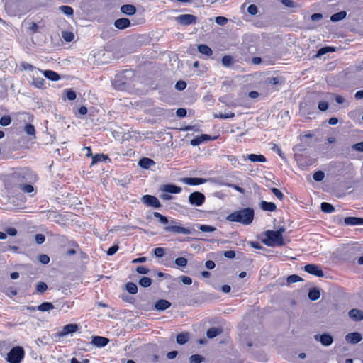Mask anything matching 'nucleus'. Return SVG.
Listing matches in <instances>:
<instances>
[{
  "mask_svg": "<svg viewBox=\"0 0 363 363\" xmlns=\"http://www.w3.org/2000/svg\"><path fill=\"white\" fill-rule=\"evenodd\" d=\"M254 214V210L252 208H242L229 214L226 217V220L247 225L251 224L253 221Z\"/></svg>",
  "mask_w": 363,
  "mask_h": 363,
  "instance_id": "nucleus-1",
  "label": "nucleus"
},
{
  "mask_svg": "<svg viewBox=\"0 0 363 363\" xmlns=\"http://www.w3.org/2000/svg\"><path fill=\"white\" fill-rule=\"evenodd\" d=\"M13 179L19 185L25 183H34L38 180L37 174L30 169L25 167L16 170L12 174Z\"/></svg>",
  "mask_w": 363,
  "mask_h": 363,
  "instance_id": "nucleus-2",
  "label": "nucleus"
},
{
  "mask_svg": "<svg viewBox=\"0 0 363 363\" xmlns=\"http://www.w3.org/2000/svg\"><path fill=\"white\" fill-rule=\"evenodd\" d=\"M265 238L262 240V242L268 247L282 246L284 245L283 235L279 232L274 230H267L264 233Z\"/></svg>",
  "mask_w": 363,
  "mask_h": 363,
  "instance_id": "nucleus-3",
  "label": "nucleus"
},
{
  "mask_svg": "<svg viewBox=\"0 0 363 363\" xmlns=\"http://www.w3.org/2000/svg\"><path fill=\"white\" fill-rule=\"evenodd\" d=\"M24 357V350L21 347L12 348L7 354L6 360L9 363H20Z\"/></svg>",
  "mask_w": 363,
  "mask_h": 363,
  "instance_id": "nucleus-4",
  "label": "nucleus"
},
{
  "mask_svg": "<svg viewBox=\"0 0 363 363\" xmlns=\"http://www.w3.org/2000/svg\"><path fill=\"white\" fill-rule=\"evenodd\" d=\"M205 195L199 191H194L190 194L188 198L189 203L194 206H202L205 202Z\"/></svg>",
  "mask_w": 363,
  "mask_h": 363,
  "instance_id": "nucleus-5",
  "label": "nucleus"
},
{
  "mask_svg": "<svg viewBox=\"0 0 363 363\" xmlns=\"http://www.w3.org/2000/svg\"><path fill=\"white\" fill-rule=\"evenodd\" d=\"M175 21L182 26H189L195 24L197 21V17L191 14H182L176 16Z\"/></svg>",
  "mask_w": 363,
  "mask_h": 363,
  "instance_id": "nucleus-6",
  "label": "nucleus"
},
{
  "mask_svg": "<svg viewBox=\"0 0 363 363\" xmlns=\"http://www.w3.org/2000/svg\"><path fill=\"white\" fill-rule=\"evenodd\" d=\"M141 201L145 205L154 208H160L162 206L157 198L152 195H144L141 198Z\"/></svg>",
  "mask_w": 363,
  "mask_h": 363,
  "instance_id": "nucleus-7",
  "label": "nucleus"
},
{
  "mask_svg": "<svg viewBox=\"0 0 363 363\" xmlns=\"http://www.w3.org/2000/svg\"><path fill=\"white\" fill-rule=\"evenodd\" d=\"M304 270L306 272H308V274L315 275L318 277H324V273H323V270L321 269V268L319 266L314 264H306L304 267Z\"/></svg>",
  "mask_w": 363,
  "mask_h": 363,
  "instance_id": "nucleus-8",
  "label": "nucleus"
},
{
  "mask_svg": "<svg viewBox=\"0 0 363 363\" xmlns=\"http://www.w3.org/2000/svg\"><path fill=\"white\" fill-rule=\"evenodd\" d=\"M164 230L167 232H172L183 235H189L191 233V230L190 229L177 225L167 226L164 228Z\"/></svg>",
  "mask_w": 363,
  "mask_h": 363,
  "instance_id": "nucleus-9",
  "label": "nucleus"
},
{
  "mask_svg": "<svg viewBox=\"0 0 363 363\" xmlns=\"http://www.w3.org/2000/svg\"><path fill=\"white\" fill-rule=\"evenodd\" d=\"M315 339L320 341L323 346H330L333 342V338L330 335L323 334L320 335H315Z\"/></svg>",
  "mask_w": 363,
  "mask_h": 363,
  "instance_id": "nucleus-10",
  "label": "nucleus"
},
{
  "mask_svg": "<svg viewBox=\"0 0 363 363\" xmlns=\"http://www.w3.org/2000/svg\"><path fill=\"white\" fill-rule=\"evenodd\" d=\"M160 190L168 194H179L182 191V188L174 184H165L160 187Z\"/></svg>",
  "mask_w": 363,
  "mask_h": 363,
  "instance_id": "nucleus-11",
  "label": "nucleus"
},
{
  "mask_svg": "<svg viewBox=\"0 0 363 363\" xmlns=\"http://www.w3.org/2000/svg\"><path fill=\"white\" fill-rule=\"evenodd\" d=\"M182 181L184 184H186L188 185L194 186V185L203 184L206 183L207 180L206 179H203V178L186 177V178H183L182 179Z\"/></svg>",
  "mask_w": 363,
  "mask_h": 363,
  "instance_id": "nucleus-12",
  "label": "nucleus"
},
{
  "mask_svg": "<svg viewBox=\"0 0 363 363\" xmlns=\"http://www.w3.org/2000/svg\"><path fill=\"white\" fill-rule=\"evenodd\" d=\"M362 339V336L359 333L354 332L348 333L345 336V340L347 342L352 343V344H357Z\"/></svg>",
  "mask_w": 363,
  "mask_h": 363,
  "instance_id": "nucleus-13",
  "label": "nucleus"
},
{
  "mask_svg": "<svg viewBox=\"0 0 363 363\" xmlns=\"http://www.w3.org/2000/svg\"><path fill=\"white\" fill-rule=\"evenodd\" d=\"M109 342V340L101 336H94L92 337L91 344L98 347H104Z\"/></svg>",
  "mask_w": 363,
  "mask_h": 363,
  "instance_id": "nucleus-14",
  "label": "nucleus"
},
{
  "mask_svg": "<svg viewBox=\"0 0 363 363\" xmlns=\"http://www.w3.org/2000/svg\"><path fill=\"white\" fill-rule=\"evenodd\" d=\"M348 315L349 317L354 321H361L363 320V311L359 309L353 308L349 311Z\"/></svg>",
  "mask_w": 363,
  "mask_h": 363,
  "instance_id": "nucleus-15",
  "label": "nucleus"
},
{
  "mask_svg": "<svg viewBox=\"0 0 363 363\" xmlns=\"http://www.w3.org/2000/svg\"><path fill=\"white\" fill-rule=\"evenodd\" d=\"M114 26L118 29H125L130 26V21L126 18H121L115 21Z\"/></svg>",
  "mask_w": 363,
  "mask_h": 363,
  "instance_id": "nucleus-16",
  "label": "nucleus"
},
{
  "mask_svg": "<svg viewBox=\"0 0 363 363\" xmlns=\"http://www.w3.org/2000/svg\"><path fill=\"white\" fill-rule=\"evenodd\" d=\"M121 12L125 15L132 16L136 13V7L133 4H124L121 7Z\"/></svg>",
  "mask_w": 363,
  "mask_h": 363,
  "instance_id": "nucleus-17",
  "label": "nucleus"
},
{
  "mask_svg": "<svg viewBox=\"0 0 363 363\" xmlns=\"http://www.w3.org/2000/svg\"><path fill=\"white\" fill-rule=\"evenodd\" d=\"M347 225H363V218L357 217H347L344 220Z\"/></svg>",
  "mask_w": 363,
  "mask_h": 363,
  "instance_id": "nucleus-18",
  "label": "nucleus"
},
{
  "mask_svg": "<svg viewBox=\"0 0 363 363\" xmlns=\"http://www.w3.org/2000/svg\"><path fill=\"white\" fill-rule=\"evenodd\" d=\"M171 306V303L164 299H160L155 303V309L157 311H164Z\"/></svg>",
  "mask_w": 363,
  "mask_h": 363,
  "instance_id": "nucleus-19",
  "label": "nucleus"
},
{
  "mask_svg": "<svg viewBox=\"0 0 363 363\" xmlns=\"http://www.w3.org/2000/svg\"><path fill=\"white\" fill-rule=\"evenodd\" d=\"M260 208L264 211L273 212L277 210V206L274 203L262 201Z\"/></svg>",
  "mask_w": 363,
  "mask_h": 363,
  "instance_id": "nucleus-20",
  "label": "nucleus"
},
{
  "mask_svg": "<svg viewBox=\"0 0 363 363\" xmlns=\"http://www.w3.org/2000/svg\"><path fill=\"white\" fill-rule=\"evenodd\" d=\"M78 330V325L77 324H67L65 325L61 332V335H66L69 333H73Z\"/></svg>",
  "mask_w": 363,
  "mask_h": 363,
  "instance_id": "nucleus-21",
  "label": "nucleus"
},
{
  "mask_svg": "<svg viewBox=\"0 0 363 363\" xmlns=\"http://www.w3.org/2000/svg\"><path fill=\"white\" fill-rule=\"evenodd\" d=\"M43 73L47 79L52 81H57L60 79V75L52 70H45Z\"/></svg>",
  "mask_w": 363,
  "mask_h": 363,
  "instance_id": "nucleus-22",
  "label": "nucleus"
},
{
  "mask_svg": "<svg viewBox=\"0 0 363 363\" xmlns=\"http://www.w3.org/2000/svg\"><path fill=\"white\" fill-rule=\"evenodd\" d=\"M247 159L252 162H265L266 158L262 155L250 154L247 156Z\"/></svg>",
  "mask_w": 363,
  "mask_h": 363,
  "instance_id": "nucleus-23",
  "label": "nucleus"
},
{
  "mask_svg": "<svg viewBox=\"0 0 363 363\" xmlns=\"http://www.w3.org/2000/svg\"><path fill=\"white\" fill-rule=\"evenodd\" d=\"M222 333V329L219 328H211L206 332V336L208 338H213L218 335H219Z\"/></svg>",
  "mask_w": 363,
  "mask_h": 363,
  "instance_id": "nucleus-24",
  "label": "nucleus"
},
{
  "mask_svg": "<svg viewBox=\"0 0 363 363\" xmlns=\"http://www.w3.org/2000/svg\"><path fill=\"white\" fill-rule=\"evenodd\" d=\"M198 51L206 56H211L213 54V51L210 47L206 45H199L198 46Z\"/></svg>",
  "mask_w": 363,
  "mask_h": 363,
  "instance_id": "nucleus-25",
  "label": "nucleus"
},
{
  "mask_svg": "<svg viewBox=\"0 0 363 363\" xmlns=\"http://www.w3.org/2000/svg\"><path fill=\"white\" fill-rule=\"evenodd\" d=\"M139 165L145 169H148L155 164L154 161L147 157H143L139 161Z\"/></svg>",
  "mask_w": 363,
  "mask_h": 363,
  "instance_id": "nucleus-26",
  "label": "nucleus"
},
{
  "mask_svg": "<svg viewBox=\"0 0 363 363\" xmlns=\"http://www.w3.org/2000/svg\"><path fill=\"white\" fill-rule=\"evenodd\" d=\"M70 307L71 304L67 301L63 303L57 302L55 305V308L58 309L60 311H63L64 313H66Z\"/></svg>",
  "mask_w": 363,
  "mask_h": 363,
  "instance_id": "nucleus-27",
  "label": "nucleus"
},
{
  "mask_svg": "<svg viewBox=\"0 0 363 363\" xmlns=\"http://www.w3.org/2000/svg\"><path fill=\"white\" fill-rule=\"evenodd\" d=\"M55 308V305L50 302H44L38 306V310L40 311H49Z\"/></svg>",
  "mask_w": 363,
  "mask_h": 363,
  "instance_id": "nucleus-28",
  "label": "nucleus"
},
{
  "mask_svg": "<svg viewBox=\"0 0 363 363\" xmlns=\"http://www.w3.org/2000/svg\"><path fill=\"white\" fill-rule=\"evenodd\" d=\"M347 13L345 11L337 12L330 17V21L333 22H337L344 19L346 17Z\"/></svg>",
  "mask_w": 363,
  "mask_h": 363,
  "instance_id": "nucleus-29",
  "label": "nucleus"
},
{
  "mask_svg": "<svg viewBox=\"0 0 363 363\" xmlns=\"http://www.w3.org/2000/svg\"><path fill=\"white\" fill-rule=\"evenodd\" d=\"M320 291L316 288L310 289V291L308 292V298L311 301L318 300L320 298Z\"/></svg>",
  "mask_w": 363,
  "mask_h": 363,
  "instance_id": "nucleus-30",
  "label": "nucleus"
},
{
  "mask_svg": "<svg viewBox=\"0 0 363 363\" xmlns=\"http://www.w3.org/2000/svg\"><path fill=\"white\" fill-rule=\"evenodd\" d=\"M321 210L324 213H333L335 211V208H334V206L332 204H330L329 203L323 202L321 203Z\"/></svg>",
  "mask_w": 363,
  "mask_h": 363,
  "instance_id": "nucleus-31",
  "label": "nucleus"
},
{
  "mask_svg": "<svg viewBox=\"0 0 363 363\" xmlns=\"http://www.w3.org/2000/svg\"><path fill=\"white\" fill-rule=\"evenodd\" d=\"M59 10L68 16H72L74 14V10L69 6H60Z\"/></svg>",
  "mask_w": 363,
  "mask_h": 363,
  "instance_id": "nucleus-32",
  "label": "nucleus"
},
{
  "mask_svg": "<svg viewBox=\"0 0 363 363\" xmlns=\"http://www.w3.org/2000/svg\"><path fill=\"white\" fill-rule=\"evenodd\" d=\"M189 340L188 333H179L177 336V342L179 345L185 344Z\"/></svg>",
  "mask_w": 363,
  "mask_h": 363,
  "instance_id": "nucleus-33",
  "label": "nucleus"
},
{
  "mask_svg": "<svg viewBox=\"0 0 363 363\" xmlns=\"http://www.w3.org/2000/svg\"><path fill=\"white\" fill-rule=\"evenodd\" d=\"M23 130L27 135L33 136V138L35 137V129L34 125L32 124H26L23 128Z\"/></svg>",
  "mask_w": 363,
  "mask_h": 363,
  "instance_id": "nucleus-34",
  "label": "nucleus"
},
{
  "mask_svg": "<svg viewBox=\"0 0 363 363\" xmlns=\"http://www.w3.org/2000/svg\"><path fill=\"white\" fill-rule=\"evenodd\" d=\"M108 159V157L104 154H97L92 157V162L91 165H94L99 162L105 161Z\"/></svg>",
  "mask_w": 363,
  "mask_h": 363,
  "instance_id": "nucleus-35",
  "label": "nucleus"
},
{
  "mask_svg": "<svg viewBox=\"0 0 363 363\" xmlns=\"http://www.w3.org/2000/svg\"><path fill=\"white\" fill-rule=\"evenodd\" d=\"M126 290L131 294H135L138 291V286L133 282H128L126 284Z\"/></svg>",
  "mask_w": 363,
  "mask_h": 363,
  "instance_id": "nucleus-36",
  "label": "nucleus"
},
{
  "mask_svg": "<svg viewBox=\"0 0 363 363\" xmlns=\"http://www.w3.org/2000/svg\"><path fill=\"white\" fill-rule=\"evenodd\" d=\"M32 183L21 184L20 186L21 189L26 193H31L33 191L34 188L31 184Z\"/></svg>",
  "mask_w": 363,
  "mask_h": 363,
  "instance_id": "nucleus-37",
  "label": "nucleus"
},
{
  "mask_svg": "<svg viewBox=\"0 0 363 363\" xmlns=\"http://www.w3.org/2000/svg\"><path fill=\"white\" fill-rule=\"evenodd\" d=\"M334 51H335V48L333 47H324V48H322L318 50L315 56L320 57L329 52H334Z\"/></svg>",
  "mask_w": 363,
  "mask_h": 363,
  "instance_id": "nucleus-38",
  "label": "nucleus"
},
{
  "mask_svg": "<svg viewBox=\"0 0 363 363\" xmlns=\"http://www.w3.org/2000/svg\"><path fill=\"white\" fill-rule=\"evenodd\" d=\"M139 284L143 287H148L152 284V279L149 277H143L140 279Z\"/></svg>",
  "mask_w": 363,
  "mask_h": 363,
  "instance_id": "nucleus-39",
  "label": "nucleus"
},
{
  "mask_svg": "<svg viewBox=\"0 0 363 363\" xmlns=\"http://www.w3.org/2000/svg\"><path fill=\"white\" fill-rule=\"evenodd\" d=\"M233 57L230 55H225L222 58V64L224 67H228L233 64Z\"/></svg>",
  "mask_w": 363,
  "mask_h": 363,
  "instance_id": "nucleus-40",
  "label": "nucleus"
},
{
  "mask_svg": "<svg viewBox=\"0 0 363 363\" xmlns=\"http://www.w3.org/2000/svg\"><path fill=\"white\" fill-rule=\"evenodd\" d=\"M153 216L158 218L160 223L162 224H167L169 223L167 218L158 212H154Z\"/></svg>",
  "mask_w": 363,
  "mask_h": 363,
  "instance_id": "nucleus-41",
  "label": "nucleus"
},
{
  "mask_svg": "<svg viewBox=\"0 0 363 363\" xmlns=\"http://www.w3.org/2000/svg\"><path fill=\"white\" fill-rule=\"evenodd\" d=\"M62 37L67 42H71L74 39V34L70 31H62Z\"/></svg>",
  "mask_w": 363,
  "mask_h": 363,
  "instance_id": "nucleus-42",
  "label": "nucleus"
},
{
  "mask_svg": "<svg viewBox=\"0 0 363 363\" xmlns=\"http://www.w3.org/2000/svg\"><path fill=\"white\" fill-rule=\"evenodd\" d=\"M3 291L9 297H12L13 296H16L17 294V290L13 286L8 287Z\"/></svg>",
  "mask_w": 363,
  "mask_h": 363,
  "instance_id": "nucleus-43",
  "label": "nucleus"
},
{
  "mask_svg": "<svg viewBox=\"0 0 363 363\" xmlns=\"http://www.w3.org/2000/svg\"><path fill=\"white\" fill-rule=\"evenodd\" d=\"M313 178L316 182H321L325 178V173L323 171H317L313 174Z\"/></svg>",
  "mask_w": 363,
  "mask_h": 363,
  "instance_id": "nucleus-44",
  "label": "nucleus"
},
{
  "mask_svg": "<svg viewBox=\"0 0 363 363\" xmlns=\"http://www.w3.org/2000/svg\"><path fill=\"white\" fill-rule=\"evenodd\" d=\"M198 228L201 231L204 233H211L216 230L214 227L207 225H199Z\"/></svg>",
  "mask_w": 363,
  "mask_h": 363,
  "instance_id": "nucleus-45",
  "label": "nucleus"
},
{
  "mask_svg": "<svg viewBox=\"0 0 363 363\" xmlns=\"http://www.w3.org/2000/svg\"><path fill=\"white\" fill-rule=\"evenodd\" d=\"M11 123V118L9 116H4L0 119V124L2 126L9 125Z\"/></svg>",
  "mask_w": 363,
  "mask_h": 363,
  "instance_id": "nucleus-46",
  "label": "nucleus"
},
{
  "mask_svg": "<svg viewBox=\"0 0 363 363\" xmlns=\"http://www.w3.org/2000/svg\"><path fill=\"white\" fill-rule=\"evenodd\" d=\"M187 262H188V261H187L186 258L182 257L177 258L174 261V263L177 266L182 267H186L187 264Z\"/></svg>",
  "mask_w": 363,
  "mask_h": 363,
  "instance_id": "nucleus-47",
  "label": "nucleus"
},
{
  "mask_svg": "<svg viewBox=\"0 0 363 363\" xmlns=\"http://www.w3.org/2000/svg\"><path fill=\"white\" fill-rule=\"evenodd\" d=\"M203 360V357L199 354H194L189 357L190 363H201Z\"/></svg>",
  "mask_w": 363,
  "mask_h": 363,
  "instance_id": "nucleus-48",
  "label": "nucleus"
},
{
  "mask_svg": "<svg viewBox=\"0 0 363 363\" xmlns=\"http://www.w3.org/2000/svg\"><path fill=\"white\" fill-rule=\"evenodd\" d=\"M64 93L66 95L67 99L72 101L76 99V93L72 89H65Z\"/></svg>",
  "mask_w": 363,
  "mask_h": 363,
  "instance_id": "nucleus-49",
  "label": "nucleus"
},
{
  "mask_svg": "<svg viewBox=\"0 0 363 363\" xmlns=\"http://www.w3.org/2000/svg\"><path fill=\"white\" fill-rule=\"evenodd\" d=\"M48 289V286L45 282H39L36 286V291L38 293H43Z\"/></svg>",
  "mask_w": 363,
  "mask_h": 363,
  "instance_id": "nucleus-50",
  "label": "nucleus"
},
{
  "mask_svg": "<svg viewBox=\"0 0 363 363\" xmlns=\"http://www.w3.org/2000/svg\"><path fill=\"white\" fill-rule=\"evenodd\" d=\"M271 191L277 199H279L280 201L283 200L284 196L279 189L277 188H272Z\"/></svg>",
  "mask_w": 363,
  "mask_h": 363,
  "instance_id": "nucleus-51",
  "label": "nucleus"
},
{
  "mask_svg": "<svg viewBox=\"0 0 363 363\" xmlns=\"http://www.w3.org/2000/svg\"><path fill=\"white\" fill-rule=\"evenodd\" d=\"M301 280H302V279L299 276L296 274L291 275L287 278V282L289 284L296 283Z\"/></svg>",
  "mask_w": 363,
  "mask_h": 363,
  "instance_id": "nucleus-52",
  "label": "nucleus"
},
{
  "mask_svg": "<svg viewBox=\"0 0 363 363\" xmlns=\"http://www.w3.org/2000/svg\"><path fill=\"white\" fill-rule=\"evenodd\" d=\"M228 160L235 167H238L240 165V162L238 161L237 158L233 155L227 156Z\"/></svg>",
  "mask_w": 363,
  "mask_h": 363,
  "instance_id": "nucleus-53",
  "label": "nucleus"
},
{
  "mask_svg": "<svg viewBox=\"0 0 363 363\" xmlns=\"http://www.w3.org/2000/svg\"><path fill=\"white\" fill-rule=\"evenodd\" d=\"M186 87V83L184 81H178L175 84V89L179 91H182Z\"/></svg>",
  "mask_w": 363,
  "mask_h": 363,
  "instance_id": "nucleus-54",
  "label": "nucleus"
},
{
  "mask_svg": "<svg viewBox=\"0 0 363 363\" xmlns=\"http://www.w3.org/2000/svg\"><path fill=\"white\" fill-rule=\"evenodd\" d=\"M215 22L220 26H224L228 22V19L223 16H217L215 19Z\"/></svg>",
  "mask_w": 363,
  "mask_h": 363,
  "instance_id": "nucleus-55",
  "label": "nucleus"
},
{
  "mask_svg": "<svg viewBox=\"0 0 363 363\" xmlns=\"http://www.w3.org/2000/svg\"><path fill=\"white\" fill-rule=\"evenodd\" d=\"M281 3L289 8H294L297 6V4L292 0H281Z\"/></svg>",
  "mask_w": 363,
  "mask_h": 363,
  "instance_id": "nucleus-56",
  "label": "nucleus"
},
{
  "mask_svg": "<svg viewBox=\"0 0 363 363\" xmlns=\"http://www.w3.org/2000/svg\"><path fill=\"white\" fill-rule=\"evenodd\" d=\"M154 254L157 257H162L164 255V249L163 247H157L154 250Z\"/></svg>",
  "mask_w": 363,
  "mask_h": 363,
  "instance_id": "nucleus-57",
  "label": "nucleus"
},
{
  "mask_svg": "<svg viewBox=\"0 0 363 363\" xmlns=\"http://www.w3.org/2000/svg\"><path fill=\"white\" fill-rule=\"evenodd\" d=\"M87 113V108L86 107L82 106L78 109V113H75V116L77 118H80L81 116H84Z\"/></svg>",
  "mask_w": 363,
  "mask_h": 363,
  "instance_id": "nucleus-58",
  "label": "nucleus"
},
{
  "mask_svg": "<svg viewBox=\"0 0 363 363\" xmlns=\"http://www.w3.org/2000/svg\"><path fill=\"white\" fill-rule=\"evenodd\" d=\"M235 116V114L232 112H229L227 113H220L218 116H216L215 117L221 118V119H228V118H233Z\"/></svg>",
  "mask_w": 363,
  "mask_h": 363,
  "instance_id": "nucleus-59",
  "label": "nucleus"
},
{
  "mask_svg": "<svg viewBox=\"0 0 363 363\" xmlns=\"http://www.w3.org/2000/svg\"><path fill=\"white\" fill-rule=\"evenodd\" d=\"M118 250V245H114L108 248V250L106 252L107 255L112 256Z\"/></svg>",
  "mask_w": 363,
  "mask_h": 363,
  "instance_id": "nucleus-60",
  "label": "nucleus"
},
{
  "mask_svg": "<svg viewBox=\"0 0 363 363\" xmlns=\"http://www.w3.org/2000/svg\"><path fill=\"white\" fill-rule=\"evenodd\" d=\"M28 28L33 33H38V29H39V26H38L37 23H34V22H31L29 23V26L28 27Z\"/></svg>",
  "mask_w": 363,
  "mask_h": 363,
  "instance_id": "nucleus-61",
  "label": "nucleus"
},
{
  "mask_svg": "<svg viewBox=\"0 0 363 363\" xmlns=\"http://www.w3.org/2000/svg\"><path fill=\"white\" fill-rule=\"evenodd\" d=\"M39 261L42 263V264H46L48 263H49L50 262V257L49 256H48L47 255H40L39 256Z\"/></svg>",
  "mask_w": 363,
  "mask_h": 363,
  "instance_id": "nucleus-62",
  "label": "nucleus"
},
{
  "mask_svg": "<svg viewBox=\"0 0 363 363\" xmlns=\"http://www.w3.org/2000/svg\"><path fill=\"white\" fill-rule=\"evenodd\" d=\"M35 240L38 244H42L45 240V237L43 234H37L35 238Z\"/></svg>",
  "mask_w": 363,
  "mask_h": 363,
  "instance_id": "nucleus-63",
  "label": "nucleus"
},
{
  "mask_svg": "<svg viewBox=\"0 0 363 363\" xmlns=\"http://www.w3.org/2000/svg\"><path fill=\"white\" fill-rule=\"evenodd\" d=\"M352 149L356 151L363 152V142H360L352 145Z\"/></svg>",
  "mask_w": 363,
  "mask_h": 363,
  "instance_id": "nucleus-64",
  "label": "nucleus"
}]
</instances>
